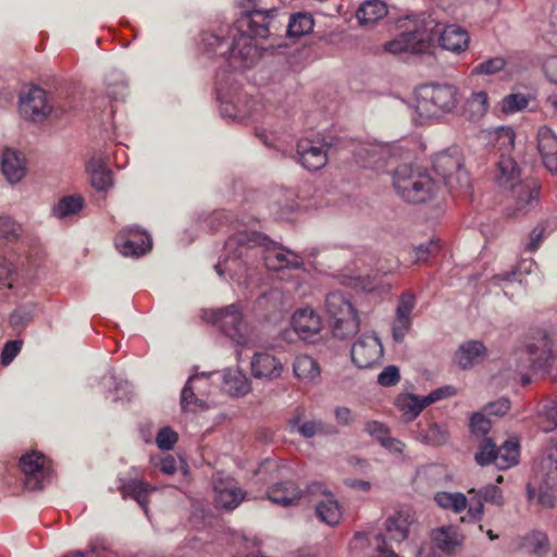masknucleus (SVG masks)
Returning a JSON list of instances; mask_svg holds the SVG:
<instances>
[{
	"instance_id": "nucleus-64",
	"label": "nucleus",
	"mask_w": 557,
	"mask_h": 557,
	"mask_svg": "<svg viewBox=\"0 0 557 557\" xmlns=\"http://www.w3.org/2000/svg\"><path fill=\"white\" fill-rule=\"evenodd\" d=\"M88 554L90 557H109V544L104 539H94L89 544Z\"/></svg>"
},
{
	"instance_id": "nucleus-27",
	"label": "nucleus",
	"mask_w": 557,
	"mask_h": 557,
	"mask_svg": "<svg viewBox=\"0 0 557 557\" xmlns=\"http://www.w3.org/2000/svg\"><path fill=\"white\" fill-rule=\"evenodd\" d=\"M438 42L443 49L460 53L468 49L470 36L463 27L450 24L446 25L441 32Z\"/></svg>"
},
{
	"instance_id": "nucleus-17",
	"label": "nucleus",
	"mask_w": 557,
	"mask_h": 557,
	"mask_svg": "<svg viewBox=\"0 0 557 557\" xmlns=\"http://www.w3.org/2000/svg\"><path fill=\"white\" fill-rule=\"evenodd\" d=\"M414 522V513L410 509L400 508L385 518L384 530L391 541L401 543L408 539L410 528Z\"/></svg>"
},
{
	"instance_id": "nucleus-52",
	"label": "nucleus",
	"mask_w": 557,
	"mask_h": 557,
	"mask_svg": "<svg viewBox=\"0 0 557 557\" xmlns=\"http://www.w3.org/2000/svg\"><path fill=\"white\" fill-rule=\"evenodd\" d=\"M22 225L9 216H0V237L13 240L21 236Z\"/></svg>"
},
{
	"instance_id": "nucleus-21",
	"label": "nucleus",
	"mask_w": 557,
	"mask_h": 557,
	"mask_svg": "<svg viewBox=\"0 0 557 557\" xmlns=\"http://www.w3.org/2000/svg\"><path fill=\"white\" fill-rule=\"evenodd\" d=\"M431 541L442 553L451 555L462 546L465 536L457 527L442 525L431 532Z\"/></svg>"
},
{
	"instance_id": "nucleus-58",
	"label": "nucleus",
	"mask_w": 557,
	"mask_h": 557,
	"mask_svg": "<svg viewBox=\"0 0 557 557\" xmlns=\"http://www.w3.org/2000/svg\"><path fill=\"white\" fill-rule=\"evenodd\" d=\"M400 380L399 369L396 366H387L377 375V383L381 386H394Z\"/></svg>"
},
{
	"instance_id": "nucleus-42",
	"label": "nucleus",
	"mask_w": 557,
	"mask_h": 557,
	"mask_svg": "<svg viewBox=\"0 0 557 557\" xmlns=\"http://www.w3.org/2000/svg\"><path fill=\"white\" fill-rule=\"evenodd\" d=\"M436 504L445 509H450L456 513L462 512L468 506V498L462 493L438 492L434 496Z\"/></svg>"
},
{
	"instance_id": "nucleus-15",
	"label": "nucleus",
	"mask_w": 557,
	"mask_h": 557,
	"mask_svg": "<svg viewBox=\"0 0 557 557\" xmlns=\"http://www.w3.org/2000/svg\"><path fill=\"white\" fill-rule=\"evenodd\" d=\"M117 250L126 257H140L151 249V237L137 226L122 230L116 238Z\"/></svg>"
},
{
	"instance_id": "nucleus-63",
	"label": "nucleus",
	"mask_w": 557,
	"mask_h": 557,
	"mask_svg": "<svg viewBox=\"0 0 557 557\" xmlns=\"http://www.w3.org/2000/svg\"><path fill=\"white\" fill-rule=\"evenodd\" d=\"M483 499L476 495H470L469 508H468V517L471 521H479L482 519L484 513V505Z\"/></svg>"
},
{
	"instance_id": "nucleus-45",
	"label": "nucleus",
	"mask_w": 557,
	"mask_h": 557,
	"mask_svg": "<svg viewBox=\"0 0 557 557\" xmlns=\"http://www.w3.org/2000/svg\"><path fill=\"white\" fill-rule=\"evenodd\" d=\"M488 109V96L485 91L473 92L467 100L466 112L470 119L476 120L482 117Z\"/></svg>"
},
{
	"instance_id": "nucleus-20",
	"label": "nucleus",
	"mask_w": 557,
	"mask_h": 557,
	"mask_svg": "<svg viewBox=\"0 0 557 557\" xmlns=\"http://www.w3.org/2000/svg\"><path fill=\"white\" fill-rule=\"evenodd\" d=\"M355 160L363 168L374 170L383 169L389 157V148L376 143H366L354 151Z\"/></svg>"
},
{
	"instance_id": "nucleus-31",
	"label": "nucleus",
	"mask_w": 557,
	"mask_h": 557,
	"mask_svg": "<svg viewBox=\"0 0 557 557\" xmlns=\"http://www.w3.org/2000/svg\"><path fill=\"white\" fill-rule=\"evenodd\" d=\"M208 385V375L206 373L191 375L181 394V405L184 410L193 409L195 406L200 409L206 408V401L195 394V389L200 392V387Z\"/></svg>"
},
{
	"instance_id": "nucleus-59",
	"label": "nucleus",
	"mask_w": 557,
	"mask_h": 557,
	"mask_svg": "<svg viewBox=\"0 0 557 557\" xmlns=\"http://www.w3.org/2000/svg\"><path fill=\"white\" fill-rule=\"evenodd\" d=\"M440 249L437 243L430 240L426 244H422L418 247H414L412 250V259L414 262H423L428 260L429 256L434 253Z\"/></svg>"
},
{
	"instance_id": "nucleus-10",
	"label": "nucleus",
	"mask_w": 557,
	"mask_h": 557,
	"mask_svg": "<svg viewBox=\"0 0 557 557\" xmlns=\"http://www.w3.org/2000/svg\"><path fill=\"white\" fill-rule=\"evenodd\" d=\"M434 172L442 177L443 183L450 189L469 186V176L463 170L460 157L447 151L440 152L433 160Z\"/></svg>"
},
{
	"instance_id": "nucleus-8",
	"label": "nucleus",
	"mask_w": 557,
	"mask_h": 557,
	"mask_svg": "<svg viewBox=\"0 0 557 557\" xmlns=\"http://www.w3.org/2000/svg\"><path fill=\"white\" fill-rule=\"evenodd\" d=\"M203 318L221 330L239 347H249L247 327L243 321V308L239 304H232L221 309L205 311Z\"/></svg>"
},
{
	"instance_id": "nucleus-56",
	"label": "nucleus",
	"mask_w": 557,
	"mask_h": 557,
	"mask_svg": "<svg viewBox=\"0 0 557 557\" xmlns=\"http://www.w3.org/2000/svg\"><path fill=\"white\" fill-rule=\"evenodd\" d=\"M416 307V297L411 293H405L400 296L397 308L396 315L403 317L406 319H411L412 310Z\"/></svg>"
},
{
	"instance_id": "nucleus-2",
	"label": "nucleus",
	"mask_w": 557,
	"mask_h": 557,
	"mask_svg": "<svg viewBox=\"0 0 557 557\" xmlns=\"http://www.w3.org/2000/svg\"><path fill=\"white\" fill-rule=\"evenodd\" d=\"M257 13L245 9L235 24L233 41L228 52V62L234 70L251 67L261 57V50L253 41L255 38L265 39L270 35L273 20L265 15L257 17Z\"/></svg>"
},
{
	"instance_id": "nucleus-55",
	"label": "nucleus",
	"mask_w": 557,
	"mask_h": 557,
	"mask_svg": "<svg viewBox=\"0 0 557 557\" xmlns=\"http://www.w3.org/2000/svg\"><path fill=\"white\" fill-rule=\"evenodd\" d=\"M177 438L178 436L176 432L169 426H164L159 430L156 436V443L160 449L170 450L177 442Z\"/></svg>"
},
{
	"instance_id": "nucleus-37",
	"label": "nucleus",
	"mask_w": 557,
	"mask_h": 557,
	"mask_svg": "<svg viewBox=\"0 0 557 557\" xmlns=\"http://www.w3.org/2000/svg\"><path fill=\"white\" fill-rule=\"evenodd\" d=\"M540 475L547 488H557V446L549 447L542 458Z\"/></svg>"
},
{
	"instance_id": "nucleus-5",
	"label": "nucleus",
	"mask_w": 557,
	"mask_h": 557,
	"mask_svg": "<svg viewBox=\"0 0 557 557\" xmlns=\"http://www.w3.org/2000/svg\"><path fill=\"white\" fill-rule=\"evenodd\" d=\"M397 194L407 202L421 203L433 198L440 189V182L421 168L410 164L399 165L393 174Z\"/></svg>"
},
{
	"instance_id": "nucleus-40",
	"label": "nucleus",
	"mask_w": 557,
	"mask_h": 557,
	"mask_svg": "<svg viewBox=\"0 0 557 557\" xmlns=\"http://www.w3.org/2000/svg\"><path fill=\"white\" fill-rule=\"evenodd\" d=\"M396 405L409 421L416 419L421 411L428 407L424 397H419L412 394L400 395L397 398Z\"/></svg>"
},
{
	"instance_id": "nucleus-25",
	"label": "nucleus",
	"mask_w": 557,
	"mask_h": 557,
	"mask_svg": "<svg viewBox=\"0 0 557 557\" xmlns=\"http://www.w3.org/2000/svg\"><path fill=\"white\" fill-rule=\"evenodd\" d=\"M537 148L543 159V163L549 172L557 171V136L547 126H542L537 131Z\"/></svg>"
},
{
	"instance_id": "nucleus-50",
	"label": "nucleus",
	"mask_w": 557,
	"mask_h": 557,
	"mask_svg": "<svg viewBox=\"0 0 557 557\" xmlns=\"http://www.w3.org/2000/svg\"><path fill=\"white\" fill-rule=\"evenodd\" d=\"M550 490L552 488H547L543 483L540 486L539 493H536V488L531 483L527 486L529 499L537 498L539 504L545 508H553L556 504V497Z\"/></svg>"
},
{
	"instance_id": "nucleus-41",
	"label": "nucleus",
	"mask_w": 557,
	"mask_h": 557,
	"mask_svg": "<svg viewBox=\"0 0 557 557\" xmlns=\"http://www.w3.org/2000/svg\"><path fill=\"white\" fill-rule=\"evenodd\" d=\"M282 0H243V8L251 10L257 13V17L265 15L268 20H275L280 9L282 8Z\"/></svg>"
},
{
	"instance_id": "nucleus-51",
	"label": "nucleus",
	"mask_w": 557,
	"mask_h": 557,
	"mask_svg": "<svg viewBox=\"0 0 557 557\" xmlns=\"http://www.w3.org/2000/svg\"><path fill=\"white\" fill-rule=\"evenodd\" d=\"M496 453V444L488 437H484L479 446V451L475 454V461L480 466H487L494 463V456Z\"/></svg>"
},
{
	"instance_id": "nucleus-19",
	"label": "nucleus",
	"mask_w": 557,
	"mask_h": 557,
	"mask_svg": "<svg viewBox=\"0 0 557 557\" xmlns=\"http://www.w3.org/2000/svg\"><path fill=\"white\" fill-rule=\"evenodd\" d=\"M213 490L215 493V505L220 508L232 510L236 508L245 498L244 491L231 478L214 479Z\"/></svg>"
},
{
	"instance_id": "nucleus-24",
	"label": "nucleus",
	"mask_w": 557,
	"mask_h": 557,
	"mask_svg": "<svg viewBox=\"0 0 557 557\" xmlns=\"http://www.w3.org/2000/svg\"><path fill=\"white\" fill-rule=\"evenodd\" d=\"M299 208L295 190L277 188L271 194V212L281 220H288L290 214Z\"/></svg>"
},
{
	"instance_id": "nucleus-33",
	"label": "nucleus",
	"mask_w": 557,
	"mask_h": 557,
	"mask_svg": "<svg viewBox=\"0 0 557 557\" xmlns=\"http://www.w3.org/2000/svg\"><path fill=\"white\" fill-rule=\"evenodd\" d=\"M222 388L232 396H244L250 391L247 376L238 369H227L223 372Z\"/></svg>"
},
{
	"instance_id": "nucleus-44",
	"label": "nucleus",
	"mask_w": 557,
	"mask_h": 557,
	"mask_svg": "<svg viewBox=\"0 0 557 557\" xmlns=\"http://www.w3.org/2000/svg\"><path fill=\"white\" fill-rule=\"evenodd\" d=\"M313 18L308 13H296L290 16L287 25L289 37H300L310 33L313 28Z\"/></svg>"
},
{
	"instance_id": "nucleus-14",
	"label": "nucleus",
	"mask_w": 557,
	"mask_h": 557,
	"mask_svg": "<svg viewBox=\"0 0 557 557\" xmlns=\"http://www.w3.org/2000/svg\"><path fill=\"white\" fill-rule=\"evenodd\" d=\"M20 468L25 474V487L29 491L41 490L49 480L50 471L46 467V457L39 451L24 454L20 458Z\"/></svg>"
},
{
	"instance_id": "nucleus-57",
	"label": "nucleus",
	"mask_w": 557,
	"mask_h": 557,
	"mask_svg": "<svg viewBox=\"0 0 557 557\" xmlns=\"http://www.w3.org/2000/svg\"><path fill=\"white\" fill-rule=\"evenodd\" d=\"M201 42L209 51H220L221 54H224L226 51H223V47H228V41L212 33H203L201 35Z\"/></svg>"
},
{
	"instance_id": "nucleus-36",
	"label": "nucleus",
	"mask_w": 557,
	"mask_h": 557,
	"mask_svg": "<svg viewBox=\"0 0 557 557\" xmlns=\"http://www.w3.org/2000/svg\"><path fill=\"white\" fill-rule=\"evenodd\" d=\"M519 461V443L511 437L504 442L500 447H496L494 463L498 469H508Z\"/></svg>"
},
{
	"instance_id": "nucleus-34",
	"label": "nucleus",
	"mask_w": 557,
	"mask_h": 557,
	"mask_svg": "<svg viewBox=\"0 0 557 557\" xmlns=\"http://www.w3.org/2000/svg\"><path fill=\"white\" fill-rule=\"evenodd\" d=\"M373 545L377 552V557H399L386 544V536L382 533L371 534L368 532H358L351 542L352 547L361 548L364 543Z\"/></svg>"
},
{
	"instance_id": "nucleus-43",
	"label": "nucleus",
	"mask_w": 557,
	"mask_h": 557,
	"mask_svg": "<svg viewBox=\"0 0 557 557\" xmlns=\"http://www.w3.org/2000/svg\"><path fill=\"white\" fill-rule=\"evenodd\" d=\"M524 546L535 557H547L549 553L548 536L540 531H533L524 537Z\"/></svg>"
},
{
	"instance_id": "nucleus-62",
	"label": "nucleus",
	"mask_w": 557,
	"mask_h": 557,
	"mask_svg": "<svg viewBox=\"0 0 557 557\" xmlns=\"http://www.w3.org/2000/svg\"><path fill=\"white\" fill-rule=\"evenodd\" d=\"M22 347L21 341H10L5 343L1 352V363L3 366L10 364L13 359L17 356Z\"/></svg>"
},
{
	"instance_id": "nucleus-39",
	"label": "nucleus",
	"mask_w": 557,
	"mask_h": 557,
	"mask_svg": "<svg viewBox=\"0 0 557 557\" xmlns=\"http://www.w3.org/2000/svg\"><path fill=\"white\" fill-rule=\"evenodd\" d=\"M84 205L85 199L78 194L64 196L54 205L52 213L58 219H65L79 213Z\"/></svg>"
},
{
	"instance_id": "nucleus-61",
	"label": "nucleus",
	"mask_w": 557,
	"mask_h": 557,
	"mask_svg": "<svg viewBox=\"0 0 557 557\" xmlns=\"http://www.w3.org/2000/svg\"><path fill=\"white\" fill-rule=\"evenodd\" d=\"M456 393H457V391L454 386L446 385V386H442V387H438V388L432 391L429 395L423 396V397H424L426 406H429V405L436 403L441 399L454 396V395H456Z\"/></svg>"
},
{
	"instance_id": "nucleus-38",
	"label": "nucleus",
	"mask_w": 557,
	"mask_h": 557,
	"mask_svg": "<svg viewBox=\"0 0 557 557\" xmlns=\"http://www.w3.org/2000/svg\"><path fill=\"white\" fill-rule=\"evenodd\" d=\"M293 370L295 375L305 382H313L321 373L319 363L312 357L307 355L296 357Z\"/></svg>"
},
{
	"instance_id": "nucleus-16",
	"label": "nucleus",
	"mask_w": 557,
	"mask_h": 557,
	"mask_svg": "<svg viewBox=\"0 0 557 557\" xmlns=\"http://www.w3.org/2000/svg\"><path fill=\"white\" fill-rule=\"evenodd\" d=\"M307 492L312 495L323 496L315 506L318 518L327 525H336L342 519V508L332 493L321 482H312L308 485Z\"/></svg>"
},
{
	"instance_id": "nucleus-4",
	"label": "nucleus",
	"mask_w": 557,
	"mask_h": 557,
	"mask_svg": "<svg viewBox=\"0 0 557 557\" xmlns=\"http://www.w3.org/2000/svg\"><path fill=\"white\" fill-rule=\"evenodd\" d=\"M459 103V92L453 85L430 84L414 90L413 108L420 122L450 113Z\"/></svg>"
},
{
	"instance_id": "nucleus-1",
	"label": "nucleus",
	"mask_w": 557,
	"mask_h": 557,
	"mask_svg": "<svg viewBox=\"0 0 557 557\" xmlns=\"http://www.w3.org/2000/svg\"><path fill=\"white\" fill-rule=\"evenodd\" d=\"M258 246L265 247V267L271 271L297 270L304 265V257L290 249L276 246L267 236L243 230L232 234L224 245L222 259L215 264L219 276L242 283L248 276L249 251Z\"/></svg>"
},
{
	"instance_id": "nucleus-49",
	"label": "nucleus",
	"mask_w": 557,
	"mask_h": 557,
	"mask_svg": "<svg viewBox=\"0 0 557 557\" xmlns=\"http://www.w3.org/2000/svg\"><path fill=\"white\" fill-rule=\"evenodd\" d=\"M469 495L480 496L484 502L491 503L497 506H502L504 504V497L502 491L493 484L485 485L480 490L470 488L468 491Z\"/></svg>"
},
{
	"instance_id": "nucleus-9",
	"label": "nucleus",
	"mask_w": 557,
	"mask_h": 557,
	"mask_svg": "<svg viewBox=\"0 0 557 557\" xmlns=\"http://www.w3.org/2000/svg\"><path fill=\"white\" fill-rule=\"evenodd\" d=\"M20 112L25 120L44 122L53 111L49 95L39 86H30L20 94Z\"/></svg>"
},
{
	"instance_id": "nucleus-7",
	"label": "nucleus",
	"mask_w": 557,
	"mask_h": 557,
	"mask_svg": "<svg viewBox=\"0 0 557 557\" xmlns=\"http://www.w3.org/2000/svg\"><path fill=\"white\" fill-rule=\"evenodd\" d=\"M525 350L534 369L547 373L557 370V347L552 331L544 327L530 330Z\"/></svg>"
},
{
	"instance_id": "nucleus-6",
	"label": "nucleus",
	"mask_w": 557,
	"mask_h": 557,
	"mask_svg": "<svg viewBox=\"0 0 557 557\" xmlns=\"http://www.w3.org/2000/svg\"><path fill=\"white\" fill-rule=\"evenodd\" d=\"M324 308L334 337L345 339L359 332L358 311L349 296L341 292L330 293L325 297Z\"/></svg>"
},
{
	"instance_id": "nucleus-13",
	"label": "nucleus",
	"mask_w": 557,
	"mask_h": 557,
	"mask_svg": "<svg viewBox=\"0 0 557 557\" xmlns=\"http://www.w3.org/2000/svg\"><path fill=\"white\" fill-rule=\"evenodd\" d=\"M351 360L360 369L372 368L383 358V346L375 334H362L351 347Z\"/></svg>"
},
{
	"instance_id": "nucleus-3",
	"label": "nucleus",
	"mask_w": 557,
	"mask_h": 557,
	"mask_svg": "<svg viewBox=\"0 0 557 557\" xmlns=\"http://www.w3.org/2000/svg\"><path fill=\"white\" fill-rule=\"evenodd\" d=\"M497 183L511 191V202L506 206L505 214L508 218H520L533 209L540 195V185L534 180L520 181V173L516 161L502 156L498 163Z\"/></svg>"
},
{
	"instance_id": "nucleus-46",
	"label": "nucleus",
	"mask_w": 557,
	"mask_h": 557,
	"mask_svg": "<svg viewBox=\"0 0 557 557\" xmlns=\"http://www.w3.org/2000/svg\"><path fill=\"white\" fill-rule=\"evenodd\" d=\"M507 60L503 57H494L478 63L472 69V75L491 76L506 70Z\"/></svg>"
},
{
	"instance_id": "nucleus-26",
	"label": "nucleus",
	"mask_w": 557,
	"mask_h": 557,
	"mask_svg": "<svg viewBox=\"0 0 557 557\" xmlns=\"http://www.w3.org/2000/svg\"><path fill=\"white\" fill-rule=\"evenodd\" d=\"M384 49L394 54L421 52L424 49V35L419 30L403 33L395 39L386 42Z\"/></svg>"
},
{
	"instance_id": "nucleus-53",
	"label": "nucleus",
	"mask_w": 557,
	"mask_h": 557,
	"mask_svg": "<svg viewBox=\"0 0 557 557\" xmlns=\"http://www.w3.org/2000/svg\"><path fill=\"white\" fill-rule=\"evenodd\" d=\"M529 99L522 94H510L503 99V111L513 113L527 108Z\"/></svg>"
},
{
	"instance_id": "nucleus-18",
	"label": "nucleus",
	"mask_w": 557,
	"mask_h": 557,
	"mask_svg": "<svg viewBox=\"0 0 557 557\" xmlns=\"http://www.w3.org/2000/svg\"><path fill=\"white\" fill-rule=\"evenodd\" d=\"M292 327L302 341H311L322 330L320 315L311 308H301L292 315Z\"/></svg>"
},
{
	"instance_id": "nucleus-22",
	"label": "nucleus",
	"mask_w": 557,
	"mask_h": 557,
	"mask_svg": "<svg viewBox=\"0 0 557 557\" xmlns=\"http://www.w3.org/2000/svg\"><path fill=\"white\" fill-rule=\"evenodd\" d=\"M486 357V347L481 341L462 343L455 351L453 361L461 370H468L480 363Z\"/></svg>"
},
{
	"instance_id": "nucleus-35",
	"label": "nucleus",
	"mask_w": 557,
	"mask_h": 557,
	"mask_svg": "<svg viewBox=\"0 0 557 557\" xmlns=\"http://www.w3.org/2000/svg\"><path fill=\"white\" fill-rule=\"evenodd\" d=\"M387 14V7L381 0H366L358 8L356 17L362 25L374 24Z\"/></svg>"
},
{
	"instance_id": "nucleus-23",
	"label": "nucleus",
	"mask_w": 557,
	"mask_h": 557,
	"mask_svg": "<svg viewBox=\"0 0 557 557\" xmlns=\"http://www.w3.org/2000/svg\"><path fill=\"white\" fill-rule=\"evenodd\" d=\"M117 488L121 492L123 498L131 497L135 499L143 508L145 513L148 515V497L151 492L157 490L156 486L134 478H119Z\"/></svg>"
},
{
	"instance_id": "nucleus-32",
	"label": "nucleus",
	"mask_w": 557,
	"mask_h": 557,
	"mask_svg": "<svg viewBox=\"0 0 557 557\" xmlns=\"http://www.w3.org/2000/svg\"><path fill=\"white\" fill-rule=\"evenodd\" d=\"M87 171L90 175L91 185L98 190H107L112 184L111 171L107 168L106 157L94 156L87 163Z\"/></svg>"
},
{
	"instance_id": "nucleus-11",
	"label": "nucleus",
	"mask_w": 557,
	"mask_h": 557,
	"mask_svg": "<svg viewBox=\"0 0 557 557\" xmlns=\"http://www.w3.org/2000/svg\"><path fill=\"white\" fill-rule=\"evenodd\" d=\"M330 146L321 138L302 137L296 144V161L308 171L323 169Z\"/></svg>"
},
{
	"instance_id": "nucleus-60",
	"label": "nucleus",
	"mask_w": 557,
	"mask_h": 557,
	"mask_svg": "<svg viewBox=\"0 0 557 557\" xmlns=\"http://www.w3.org/2000/svg\"><path fill=\"white\" fill-rule=\"evenodd\" d=\"M104 385H114L115 386V397L114 400H120L124 398H128V383L126 381L116 382V377L110 373L103 377Z\"/></svg>"
},
{
	"instance_id": "nucleus-48",
	"label": "nucleus",
	"mask_w": 557,
	"mask_h": 557,
	"mask_svg": "<svg viewBox=\"0 0 557 557\" xmlns=\"http://www.w3.org/2000/svg\"><path fill=\"white\" fill-rule=\"evenodd\" d=\"M420 436L426 444L442 445L448 441V430L444 424L432 423Z\"/></svg>"
},
{
	"instance_id": "nucleus-54",
	"label": "nucleus",
	"mask_w": 557,
	"mask_h": 557,
	"mask_svg": "<svg viewBox=\"0 0 557 557\" xmlns=\"http://www.w3.org/2000/svg\"><path fill=\"white\" fill-rule=\"evenodd\" d=\"M412 319H406L403 317L395 315V320L392 324V335L395 342H404L406 335L411 330Z\"/></svg>"
},
{
	"instance_id": "nucleus-28",
	"label": "nucleus",
	"mask_w": 557,
	"mask_h": 557,
	"mask_svg": "<svg viewBox=\"0 0 557 557\" xmlns=\"http://www.w3.org/2000/svg\"><path fill=\"white\" fill-rule=\"evenodd\" d=\"M283 366L274 356L257 352L252 357L251 372L255 377L274 380L281 376Z\"/></svg>"
},
{
	"instance_id": "nucleus-29",
	"label": "nucleus",
	"mask_w": 557,
	"mask_h": 557,
	"mask_svg": "<svg viewBox=\"0 0 557 557\" xmlns=\"http://www.w3.org/2000/svg\"><path fill=\"white\" fill-rule=\"evenodd\" d=\"M2 172L10 184L22 181L26 174V160L22 153L13 149H5L2 154Z\"/></svg>"
},
{
	"instance_id": "nucleus-30",
	"label": "nucleus",
	"mask_w": 557,
	"mask_h": 557,
	"mask_svg": "<svg viewBox=\"0 0 557 557\" xmlns=\"http://www.w3.org/2000/svg\"><path fill=\"white\" fill-rule=\"evenodd\" d=\"M304 492L294 482H283L271 486L268 491V498L280 506L288 507L299 503Z\"/></svg>"
},
{
	"instance_id": "nucleus-47",
	"label": "nucleus",
	"mask_w": 557,
	"mask_h": 557,
	"mask_svg": "<svg viewBox=\"0 0 557 557\" xmlns=\"http://www.w3.org/2000/svg\"><path fill=\"white\" fill-rule=\"evenodd\" d=\"M108 96L114 100H123L126 95L127 84L122 73L111 72L106 78Z\"/></svg>"
},
{
	"instance_id": "nucleus-12",
	"label": "nucleus",
	"mask_w": 557,
	"mask_h": 557,
	"mask_svg": "<svg viewBox=\"0 0 557 557\" xmlns=\"http://www.w3.org/2000/svg\"><path fill=\"white\" fill-rule=\"evenodd\" d=\"M216 94L220 101L221 115L224 119L243 121L250 115L253 100L246 94H243L239 87L234 86L232 90L225 91L219 86Z\"/></svg>"
}]
</instances>
